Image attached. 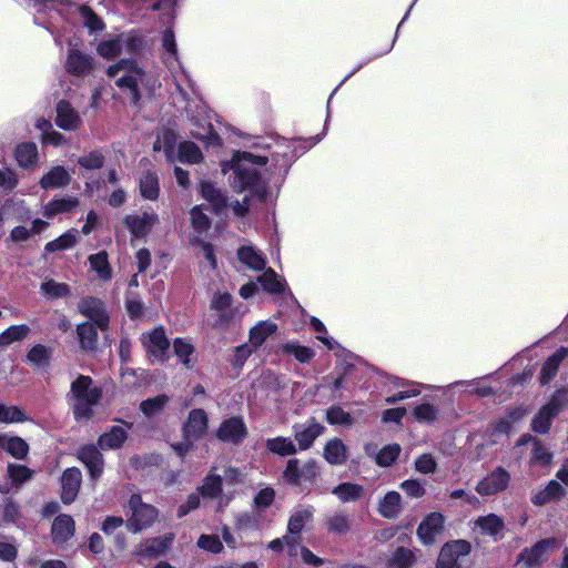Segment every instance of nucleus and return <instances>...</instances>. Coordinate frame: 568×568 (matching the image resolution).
<instances>
[{"mask_svg": "<svg viewBox=\"0 0 568 568\" xmlns=\"http://www.w3.org/2000/svg\"><path fill=\"white\" fill-rule=\"evenodd\" d=\"M439 410L430 403H423L413 410L414 417L420 423H434L437 420Z\"/></svg>", "mask_w": 568, "mask_h": 568, "instance_id": "obj_52", "label": "nucleus"}, {"mask_svg": "<svg viewBox=\"0 0 568 568\" xmlns=\"http://www.w3.org/2000/svg\"><path fill=\"white\" fill-rule=\"evenodd\" d=\"M78 456L80 460L87 466L93 479H97L101 476L103 471V458L95 446L88 445L82 447L79 450Z\"/></svg>", "mask_w": 568, "mask_h": 568, "instance_id": "obj_21", "label": "nucleus"}, {"mask_svg": "<svg viewBox=\"0 0 568 568\" xmlns=\"http://www.w3.org/2000/svg\"><path fill=\"white\" fill-rule=\"evenodd\" d=\"M110 78L115 79V84L122 90H129L133 103L141 99L139 85L144 82L145 72L132 60H121L110 65L106 70Z\"/></svg>", "mask_w": 568, "mask_h": 568, "instance_id": "obj_3", "label": "nucleus"}, {"mask_svg": "<svg viewBox=\"0 0 568 568\" xmlns=\"http://www.w3.org/2000/svg\"><path fill=\"white\" fill-rule=\"evenodd\" d=\"M568 356V349L560 347L544 364L540 373L542 384L549 383L556 375L560 363Z\"/></svg>", "mask_w": 568, "mask_h": 568, "instance_id": "obj_32", "label": "nucleus"}, {"mask_svg": "<svg viewBox=\"0 0 568 568\" xmlns=\"http://www.w3.org/2000/svg\"><path fill=\"white\" fill-rule=\"evenodd\" d=\"M40 292L49 298H62L70 295V286L50 278L42 282Z\"/></svg>", "mask_w": 568, "mask_h": 568, "instance_id": "obj_47", "label": "nucleus"}, {"mask_svg": "<svg viewBox=\"0 0 568 568\" xmlns=\"http://www.w3.org/2000/svg\"><path fill=\"white\" fill-rule=\"evenodd\" d=\"M324 432V426L314 419L307 420L303 425L294 426V437L301 450L308 449L314 440Z\"/></svg>", "mask_w": 568, "mask_h": 568, "instance_id": "obj_17", "label": "nucleus"}, {"mask_svg": "<svg viewBox=\"0 0 568 568\" xmlns=\"http://www.w3.org/2000/svg\"><path fill=\"white\" fill-rule=\"evenodd\" d=\"M7 473L12 484L18 487L29 480L33 475V471L30 468L20 464H9Z\"/></svg>", "mask_w": 568, "mask_h": 568, "instance_id": "obj_51", "label": "nucleus"}, {"mask_svg": "<svg viewBox=\"0 0 568 568\" xmlns=\"http://www.w3.org/2000/svg\"><path fill=\"white\" fill-rule=\"evenodd\" d=\"M168 402L169 397L166 395H160L143 400L140 405V408L146 416H152L162 410L163 407L168 404Z\"/></svg>", "mask_w": 568, "mask_h": 568, "instance_id": "obj_57", "label": "nucleus"}, {"mask_svg": "<svg viewBox=\"0 0 568 568\" xmlns=\"http://www.w3.org/2000/svg\"><path fill=\"white\" fill-rule=\"evenodd\" d=\"M564 494L565 489L562 486L558 481L551 480L544 489L532 495L531 501L535 505L541 506L561 497Z\"/></svg>", "mask_w": 568, "mask_h": 568, "instance_id": "obj_39", "label": "nucleus"}, {"mask_svg": "<svg viewBox=\"0 0 568 568\" xmlns=\"http://www.w3.org/2000/svg\"><path fill=\"white\" fill-rule=\"evenodd\" d=\"M560 405L557 398L545 405L532 420V429L536 433L545 434L550 426V420L558 414Z\"/></svg>", "mask_w": 568, "mask_h": 568, "instance_id": "obj_25", "label": "nucleus"}, {"mask_svg": "<svg viewBox=\"0 0 568 568\" xmlns=\"http://www.w3.org/2000/svg\"><path fill=\"white\" fill-rule=\"evenodd\" d=\"M78 204L79 200L74 196L54 199L44 206L43 215L48 219H52L58 214L72 211Z\"/></svg>", "mask_w": 568, "mask_h": 568, "instance_id": "obj_34", "label": "nucleus"}, {"mask_svg": "<svg viewBox=\"0 0 568 568\" xmlns=\"http://www.w3.org/2000/svg\"><path fill=\"white\" fill-rule=\"evenodd\" d=\"M277 331V325L271 321L258 322L250 331V346L253 348L260 347L268 336L273 335Z\"/></svg>", "mask_w": 568, "mask_h": 568, "instance_id": "obj_31", "label": "nucleus"}, {"mask_svg": "<svg viewBox=\"0 0 568 568\" xmlns=\"http://www.w3.org/2000/svg\"><path fill=\"white\" fill-rule=\"evenodd\" d=\"M67 398L74 418L87 420L93 416V408L102 398V388L90 376L78 375L71 383Z\"/></svg>", "mask_w": 568, "mask_h": 568, "instance_id": "obj_1", "label": "nucleus"}, {"mask_svg": "<svg viewBox=\"0 0 568 568\" xmlns=\"http://www.w3.org/2000/svg\"><path fill=\"white\" fill-rule=\"evenodd\" d=\"M402 511V497L397 491H388L378 503V513L387 519L398 517Z\"/></svg>", "mask_w": 568, "mask_h": 568, "instance_id": "obj_28", "label": "nucleus"}, {"mask_svg": "<svg viewBox=\"0 0 568 568\" xmlns=\"http://www.w3.org/2000/svg\"><path fill=\"white\" fill-rule=\"evenodd\" d=\"M29 333L30 328L26 324L10 326L0 334V347L24 339Z\"/></svg>", "mask_w": 568, "mask_h": 568, "instance_id": "obj_44", "label": "nucleus"}, {"mask_svg": "<svg viewBox=\"0 0 568 568\" xmlns=\"http://www.w3.org/2000/svg\"><path fill=\"white\" fill-rule=\"evenodd\" d=\"M78 163L87 170H98L104 164V155L100 151H92L80 156Z\"/></svg>", "mask_w": 568, "mask_h": 568, "instance_id": "obj_61", "label": "nucleus"}, {"mask_svg": "<svg viewBox=\"0 0 568 568\" xmlns=\"http://www.w3.org/2000/svg\"><path fill=\"white\" fill-rule=\"evenodd\" d=\"M71 174L61 165L51 168L40 180V186L44 190L60 189L70 184Z\"/></svg>", "mask_w": 568, "mask_h": 568, "instance_id": "obj_22", "label": "nucleus"}, {"mask_svg": "<svg viewBox=\"0 0 568 568\" xmlns=\"http://www.w3.org/2000/svg\"><path fill=\"white\" fill-rule=\"evenodd\" d=\"M415 552L407 548H398L393 557L392 564L397 568H408L415 561Z\"/></svg>", "mask_w": 568, "mask_h": 568, "instance_id": "obj_60", "label": "nucleus"}, {"mask_svg": "<svg viewBox=\"0 0 568 568\" xmlns=\"http://www.w3.org/2000/svg\"><path fill=\"white\" fill-rule=\"evenodd\" d=\"M504 520L495 514L478 517L473 525L475 531L495 538L504 530Z\"/></svg>", "mask_w": 568, "mask_h": 568, "instance_id": "obj_23", "label": "nucleus"}, {"mask_svg": "<svg viewBox=\"0 0 568 568\" xmlns=\"http://www.w3.org/2000/svg\"><path fill=\"white\" fill-rule=\"evenodd\" d=\"M77 243V236L72 232H67L60 237L45 244L47 252H55L72 247Z\"/></svg>", "mask_w": 568, "mask_h": 568, "instance_id": "obj_58", "label": "nucleus"}, {"mask_svg": "<svg viewBox=\"0 0 568 568\" xmlns=\"http://www.w3.org/2000/svg\"><path fill=\"white\" fill-rule=\"evenodd\" d=\"M23 420H26V415L17 406L0 405V423H19Z\"/></svg>", "mask_w": 568, "mask_h": 568, "instance_id": "obj_63", "label": "nucleus"}, {"mask_svg": "<svg viewBox=\"0 0 568 568\" xmlns=\"http://www.w3.org/2000/svg\"><path fill=\"white\" fill-rule=\"evenodd\" d=\"M399 453H400V447L396 444L385 446L377 454L376 463L383 467L389 466L397 459Z\"/></svg>", "mask_w": 568, "mask_h": 568, "instance_id": "obj_59", "label": "nucleus"}, {"mask_svg": "<svg viewBox=\"0 0 568 568\" xmlns=\"http://www.w3.org/2000/svg\"><path fill=\"white\" fill-rule=\"evenodd\" d=\"M258 282L263 288L273 294H280L285 291V282L282 281L274 270L267 268L260 277Z\"/></svg>", "mask_w": 568, "mask_h": 568, "instance_id": "obj_43", "label": "nucleus"}, {"mask_svg": "<svg viewBox=\"0 0 568 568\" xmlns=\"http://www.w3.org/2000/svg\"><path fill=\"white\" fill-rule=\"evenodd\" d=\"M74 521L69 515L58 516L52 525V536L54 541L63 542L73 536Z\"/></svg>", "mask_w": 568, "mask_h": 568, "instance_id": "obj_30", "label": "nucleus"}, {"mask_svg": "<svg viewBox=\"0 0 568 568\" xmlns=\"http://www.w3.org/2000/svg\"><path fill=\"white\" fill-rule=\"evenodd\" d=\"M141 342L153 362H164L168 358L170 343L162 327L142 334Z\"/></svg>", "mask_w": 568, "mask_h": 568, "instance_id": "obj_7", "label": "nucleus"}, {"mask_svg": "<svg viewBox=\"0 0 568 568\" xmlns=\"http://www.w3.org/2000/svg\"><path fill=\"white\" fill-rule=\"evenodd\" d=\"M16 159L19 166L32 169L38 162V148L34 143H21L16 148Z\"/></svg>", "mask_w": 568, "mask_h": 568, "instance_id": "obj_36", "label": "nucleus"}, {"mask_svg": "<svg viewBox=\"0 0 568 568\" xmlns=\"http://www.w3.org/2000/svg\"><path fill=\"white\" fill-rule=\"evenodd\" d=\"M445 518L440 513H432L426 516L417 528V536L424 545H432L444 531Z\"/></svg>", "mask_w": 568, "mask_h": 568, "instance_id": "obj_12", "label": "nucleus"}, {"mask_svg": "<svg viewBox=\"0 0 568 568\" xmlns=\"http://www.w3.org/2000/svg\"><path fill=\"white\" fill-rule=\"evenodd\" d=\"M0 448L16 458H24L29 450L28 444L22 438L8 435H0Z\"/></svg>", "mask_w": 568, "mask_h": 568, "instance_id": "obj_38", "label": "nucleus"}, {"mask_svg": "<svg viewBox=\"0 0 568 568\" xmlns=\"http://www.w3.org/2000/svg\"><path fill=\"white\" fill-rule=\"evenodd\" d=\"M27 361L37 368H47L50 364V351L44 345L37 344L29 351Z\"/></svg>", "mask_w": 568, "mask_h": 568, "instance_id": "obj_48", "label": "nucleus"}, {"mask_svg": "<svg viewBox=\"0 0 568 568\" xmlns=\"http://www.w3.org/2000/svg\"><path fill=\"white\" fill-rule=\"evenodd\" d=\"M327 530L332 534L345 535L351 529L349 516L344 513H334L326 519Z\"/></svg>", "mask_w": 568, "mask_h": 568, "instance_id": "obj_46", "label": "nucleus"}, {"mask_svg": "<svg viewBox=\"0 0 568 568\" xmlns=\"http://www.w3.org/2000/svg\"><path fill=\"white\" fill-rule=\"evenodd\" d=\"M326 419L332 425L351 426L353 417L338 406H333L326 412Z\"/></svg>", "mask_w": 568, "mask_h": 568, "instance_id": "obj_56", "label": "nucleus"}, {"mask_svg": "<svg viewBox=\"0 0 568 568\" xmlns=\"http://www.w3.org/2000/svg\"><path fill=\"white\" fill-rule=\"evenodd\" d=\"M79 312L93 321L100 329H106L109 325V315L104 303L95 297L82 298L78 304Z\"/></svg>", "mask_w": 568, "mask_h": 568, "instance_id": "obj_10", "label": "nucleus"}, {"mask_svg": "<svg viewBox=\"0 0 568 568\" xmlns=\"http://www.w3.org/2000/svg\"><path fill=\"white\" fill-rule=\"evenodd\" d=\"M141 195L150 201H154L159 196V180L155 173L145 172L140 179Z\"/></svg>", "mask_w": 568, "mask_h": 568, "instance_id": "obj_41", "label": "nucleus"}, {"mask_svg": "<svg viewBox=\"0 0 568 568\" xmlns=\"http://www.w3.org/2000/svg\"><path fill=\"white\" fill-rule=\"evenodd\" d=\"M191 223L197 233H203L209 230L211 222L206 214L203 213L200 206H194L191 212Z\"/></svg>", "mask_w": 568, "mask_h": 568, "instance_id": "obj_62", "label": "nucleus"}, {"mask_svg": "<svg viewBox=\"0 0 568 568\" xmlns=\"http://www.w3.org/2000/svg\"><path fill=\"white\" fill-rule=\"evenodd\" d=\"M81 16L84 19L85 27L91 31H102L104 29L103 21L89 7H81Z\"/></svg>", "mask_w": 568, "mask_h": 568, "instance_id": "obj_64", "label": "nucleus"}, {"mask_svg": "<svg viewBox=\"0 0 568 568\" xmlns=\"http://www.w3.org/2000/svg\"><path fill=\"white\" fill-rule=\"evenodd\" d=\"M237 257L245 266L253 271H262L266 265L263 254L252 245H243L237 250Z\"/></svg>", "mask_w": 568, "mask_h": 568, "instance_id": "obj_27", "label": "nucleus"}, {"mask_svg": "<svg viewBox=\"0 0 568 568\" xmlns=\"http://www.w3.org/2000/svg\"><path fill=\"white\" fill-rule=\"evenodd\" d=\"M67 71L75 75H84L94 68L93 58L77 49H69L65 63Z\"/></svg>", "mask_w": 568, "mask_h": 568, "instance_id": "obj_18", "label": "nucleus"}, {"mask_svg": "<svg viewBox=\"0 0 568 568\" xmlns=\"http://www.w3.org/2000/svg\"><path fill=\"white\" fill-rule=\"evenodd\" d=\"M91 270L98 274L102 281H110L112 277V268L110 266L106 252L102 251L89 256Z\"/></svg>", "mask_w": 568, "mask_h": 568, "instance_id": "obj_40", "label": "nucleus"}, {"mask_svg": "<svg viewBox=\"0 0 568 568\" xmlns=\"http://www.w3.org/2000/svg\"><path fill=\"white\" fill-rule=\"evenodd\" d=\"M324 459L331 465H342L347 458V447L339 438L329 439L323 450Z\"/></svg>", "mask_w": 568, "mask_h": 568, "instance_id": "obj_26", "label": "nucleus"}, {"mask_svg": "<svg viewBox=\"0 0 568 568\" xmlns=\"http://www.w3.org/2000/svg\"><path fill=\"white\" fill-rule=\"evenodd\" d=\"M246 427L241 418H230L223 422L217 430V437L223 442L241 443L246 436Z\"/></svg>", "mask_w": 568, "mask_h": 568, "instance_id": "obj_20", "label": "nucleus"}, {"mask_svg": "<svg viewBox=\"0 0 568 568\" xmlns=\"http://www.w3.org/2000/svg\"><path fill=\"white\" fill-rule=\"evenodd\" d=\"M129 515L126 527L132 532H140L151 527L158 519V509L142 500L139 494H133L128 504Z\"/></svg>", "mask_w": 568, "mask_h": 568, "instance_id": "obj_4", "label": "nucleus"}, {"mask_svg": "<svg viewBox=\"0 0 568 568\" xmlns=\"http://www.w3.org/2000/svg\"><path fill=\"white\" fill-rule=\"evenodd\" d=\"M174 143L175 134L171 130H163L158 134L153 143V150L155 152L164 151L169 155L172 152Z\"/></svg>", "mask_w": 568, "mask_h": 568, "instance_id": "obj_55", "label": "nucleus"}, {"mask_svg": "<svg viewBox=\"0 0 568 568\" xmlns=\"http://www.w3.org/2000/svg\"><path fill=\"white\" fill-rule=\"evenodd\" d=\"M332 494L342 503H354L363 498L365 489L358 484L342 483L332 490Z\"/></svg>", "mask_w": 568, "mask_h": 568, "instance_id": "obj_33", "label": "nucleus"}, {"mask_svg": "<svg viewBox=\"0 0 568 568\" xmlns=\"http://www.w3.org/2000/svg\"><path fill=\"white\" fill-rule=\"evenodd\" d=\"M174 354L182 365L192 368L194 364L195 348L193 344L185 338H175L173 341Z\"/></svg>", "mask_w": 568, "mask_h": 568, "instance_id": "obj_37", "label": "nucleus"}, {"mask_svg": "<svg viewBox=\"0 0 568 568\" xmlns=\"http://www.w3.org/2000/svg\"><path fill=\"white\" fill-rule=\"evenodd\" d=\"M204 497L215 498L222 490V478L219 475L210 473L200 488Z\"/></svg>", "mask_w": 568, "mask_h": 568, "instance_id": "obj_53", "label": "nucleus"}, {"mask_svg": "<svg viewBox=\"0 0 568 568\" xmlns=\"http://www.w3.org/2000/svg\"><path fill=\"white\" fill-rule=\"evenodd\" d=\"M94 323L84 322L77 327L80 347L83 351H94L98 345V332Z\"/></svg>", "mask_w": 568, "mask_h": 568, "instance_id": "obj_29", "label": "nucleus"}, {"mask_svg": "<svg viewBox=\"0 0 568 568\" xmlns=\"http://www.w3.org/2000/svg\"><path fill=\"white\" fill-rule=\"evenodd\" d=\"M557 548V541L552 538L544 539L526 549L520 555V562L527 568H536L546 561L549 555Z\"/></svg>", "mask_w": 568, "mask_h": 568, "instance_id": "obj_8", "label": "nucleus"}, {"mask_svg": "<svg viewBox=\"0 0 568 568\" xmlns=\"http://www.w3.org/2000/svg\"><path fill=\"white\" fill-rule=\"evenodd\" d=\"M57 124L68 131L77 130L81 124L78 112L65 101H60L57 105Z\"/></svg>", "mask_w": 568, "mask_h": 568, "instance_id": "obj_24", "label": "nucleus"}, {"mask_svg": "<svg viewBox=\"0 0 568 568\" xmlns=\"http://www.w3.org/2000/svg\"><path fill=\"white\" fill-rule=\"evenodd\" d=\"M266 162V158L256 156L247 152L235 153L230 166L235 171L233 187L237 192L251 189L255 194L263 199L265 196V186L260 183V175L256 166H263Z\"/></svg>", "mask_w": 568, "mask_h": 568, "instance_id": "obj_2", "label": "nucleus"}, {"mask_svg": "<svg viewBox=\"0 0 568 568\" xmlns=\"http://www.w3.org/2000/svg\"><path fill=\"white\" fill-rule=\"evenodd\" d=\"M81 480L82 475L78 468L72 467L64 470L61 478V499L64 504H70L75 499L79 493Z\"/></svg>", "mask_w": 568, "mask_h": 568, "instance_id": "obj_19", "label": "nucleus"}, {"mask_svg": "<svg viewBox=\"0 0 568 568\" xmlns=\"http://www.w3.org/2000/svg\"><path fill=\"white\" fill-rule=\"evenodd\" d=\"M174 540L173 534H166L163 536L146 539L140 544L138 554L148 559H154L164 555L171 547Z\"/></svg>", "mask_w": 568, "mask_h": 568, "instance_id": "obj_14", "label": "nucleus"}, {"mask_svg": "<svg viewBox=\"0 0 568 568\" xmlns=\"http://www.w3.org/2000/svg\"><path fill=\"white\" fill-rule=\"evenodd\" d=\"M134 38L126 36H116L111 39L101 41L97 47V52L100 57L112 60L120 57L123 52V47L126 45L129 50H132V42Z\"/></svg>", "mask_w": 568, "mask_h": 568, "instance_id": "obj_15", "label": "nucleus"}, {"mask_svg": "<svg viewBox=\"0 0 568 568\" xmlns=\"http://www.w3.org/2000/svg\"><path fill=\"white\" fill-rule=\"evenodd\" d=\"M470 551V544L466 540H454L447 542L442 548L437 568H456L460 557L467 556Z\"/></svg>", "mask_w": 568, "mask_h": 568, "instance_id": "obj_11", "label": "nucleus"}, {"mask_svg": "<svg viewBox=\"0 0 568 568\" xmlns=\"http://www.w3.org/2000/svg\"><path fill=\"white\" fill-rule=\"evenodd\" d=\"M207 430V416L203 409H193L189 414L187 423L183 428L184 438L187 440H197L202 438Z\"/></svg>", "mask_w": 568, "mask_h": 568, "instance_id": "obj_16", "label": "nucleus"}, {"mask_svg": "<svg viewBox=\"0 0 568 568\" xmlns=\"http://www.w3.org/2000/svg\"><path fill=\"white\" fill-rule=\"evenodd\" d=\"M266 447L272 453L281 456L294 455L297 452L293 440L287 437L271 438L266 442Z\"/></svg>", "mask_w": 568, "mask_h": 568, "instance_id": "obj_49", "label": "nucleus"}, {"mask_svg": "<svg viewBox=\"0 0 568 568\" xmlns=\"http://www.w3.org/2000/svg\"><path fill=\"white\" fill-rule=\"evenodd\" d=\"M313 509L312 508H302L297 509L290 518L287 524V530L291 536L295 537L298 535L304 526L312 519Z\"/></svg>", "mask_w": 568, "mask_h": 568, "instance_id": "obj_42", "label": "nucleus"}, {"mask_svg": "<svg viewBox=\"0 0 568 568\" xmlns=\"http://www.w3.org/2000/svg\"><path fill=\"white\" fill-rule=\"evenodd\" d=\"M232 297L229 293H216L211 302V310L214 312L211 325L214 327H226L234 318V311L231 307Z\"/></svg>", "mask_w": 568, "mask_h": 568, "instance_id": "obj_9", "label": "nucleus"}, {"mask_svg": "<svg viewBox=\"0 0 568 568\" xmlns=\"http://www.w3.org/2000/svg\"><path fill=\"white\" fill-rule=\"evenodd\" d=\"M318 475V467L315 460L308 459L302 463L297 458L290 459L283 473V478L292 485L313 483Z\"/></svg>", "mask_w": 568, "mask_h": 568, "instance_id": "obj_5", "label": "nucleus"}, {"mask_svg": "<svg viewBox=\"0 0 568 568\" xmlns=\"http://www.w3.org/2000/svg\"><path fill=\"white\" fill-rule=\"evenodd\" d=\"M283 352L288 355H293L301 363H308L315 353L312 348L301 346L295 343H287L283 346Z\"/></svg>", "mask_w": 568, "mask_h": 568, "instance_id": "obj_54", "label": "nucleus"}, {"mask_svg": "<svg viewBox=\"0 0 568 568\" xmlns=\"http://www.w3.org/2000/svg\"><path fill=\"white\" fill-rule=\"evenodd\" d=\"M126 429L123 426H113L110 432L99 438V446L102 449H118L126 439Z\"/></svg>", "mask_w": 568, "mask_h": 568, "instance_id": "obj_35", "label": "nucleus"}, {"mask_svg": "<svg viewBox=\"0 0 568 568\" xmlns=\"http://www.w3.org/2000/svg\"><path fill=\"white\" fill-rule=\"evenodd\" d=\"M509 478L510 476L505 469L497 468L477 484L476 490L483 496L497 494L508 486Z\"/></svg>", "mask_w": 568, "mask_h": 568, "instance_id": "obj_13", "label": "nucleus"}, {"mask_svg": "<svg viewBox=\"0 0 568 568\" xmlns=\"http://www.w3.org/2000/svg\"><path fill=\"white\" fill-rule=\"evenodd\" d=\"M159 222V215L154 211H144L141 214H128L123 219V224L133 239L145 237Z\"/></svg>", "mask_w": 568, "mask_h": 568, "instance_id": "obj_6", "label": "nucleus"}, {"mask_svg": "<svg viewBox=\"0 0 568 568\" xmlns=\"http://www.w3.org/2000/svg\"><path fill=\"white\" fill-rule=\"evenodd\" d=\"M201 192L203 197L207 200L216 211L226 206V199L224 194L220 189L215 187L214 184L203 182L201 184Z\"/></svg>", "mask_w": 568, "mask_h": 568, "instance_id": "obj_45", "label": "nucleus"}, {"mask_svg": "<svg viewBox=\"0 0 568 568\" xmlns=\"http://www.w3.org/2000/svg\"><path fill=\"white\" fill-rule=\"evenodd\" d=\"M179 158L182 162L199 163L203 155L199 146L190 141H184L179 146Z\"/></svg>", "mask_w": 568, "mask_h": 568, "instance_id": "obj_50", "label": "nucleus"}]
</instances>
